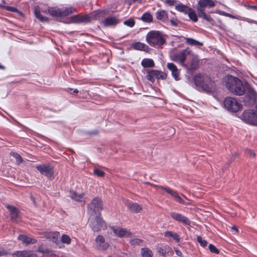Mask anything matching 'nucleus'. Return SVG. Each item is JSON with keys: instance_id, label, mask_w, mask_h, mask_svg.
Listing matches in <instances>:
<instances>
[{"instance_id": "1", "label": "nucleus", "mask_w": 257, "mask_h": 257, "mask_svg": "<svg viewBox=\"0 0 257 257\" xmlns=\"http://www.w3.org/2000/svg\"><path fill=\"white\" fill-rule=\"evenodd\" d=\"M226 87L233 94L242 95L248 85L244 86L242 81L237 77L232 75H227L224 78Z\"/></svg>"}, {"instance_id": "2", "label": "nucleus", "mask_w": 257, "mask_h": 257, "mask_svg": "<svg viewBox=\"0 0 257 257\" xmlns=\"http://www.w3.org/2000/svg\"><path fill=\"white\" fill-rule=\"evenodd\" d=\"M194 83L199 91L211 92L213 89V82L210 77L205 74H199L194 77Z\"/></svg>"}, {"instance_id": "3", "label": "nucleus", "mask_w": 257, "mask_h": 257, "mask_svg": "<svg viewBox=\"0 0 257 257\" xmlns=\"http://www.w3.org/2000/svg\"><path fill=\"white\" fill-rule=\"evenodd\" d=\"M214 6L215 4L212 0H199L196 6L198 17L208 22H212V18L205 13V9L207 7L212 8L214 7Z\"/></svg>"}, {"instance_id": "4", "label": "nucleus", "mask_w": 257, "mask_h": 257, "mask_svg": "<svg viewBox=\"0 0 257 257\" xmlns=\"http://www.w3.org/2000/svg\"><path fill=\"white\" fill-rule=\"evenodd\" d=\"M146 40L150 46L154 47L162 46L166 42V40L162 34L157 31L149 32L146 36Z\"/></svg>"}, {"instance_id": "5", "label": "nucleus", "mask_w": 257, "mask_h": 257, "mask_svg": "<svg viewBox=\"0 0 257 257\" xmlns=\"http://www.w3.org/2000/svg\"><path fill=\"white\" fill-rule=\"evenodd\" d=\"M243 95H244L242 97V100L245 105L251 106L255 104L257 93L250 86L246 87Z\"/></svg>"}, {"instance_id": "6", "label": "nucleus", "mask_w": 257, "mask_h": 257, "mask_svg": "<svg viewBox=\"0 0 257 257\" xmlns=\"http://www.w3.org/2000/svg\"><path fill=\"white\" fill-rule=\"evenodd\" d=\"M89 226L94 232H98L101 229H105L107 227L106 224L103 220L100 213H98L94 218L90 220Z\"/></svg>"}, {"instance_id": "7", "label": "nucleus", "mask_w": 257, "mask_h": 257, "mask_svg": "<svg viewBox=\"0 0 257 257\" xmlns=\"http://www.w3.org/2000/svg\"><path fill=\"white\" fill-rule=\"evenodd\" d=\"M223 104L225 108L231 112H237L241 107V104L235 98L231 97L225 98Z\"/></svg>"}, {"instance_id": "8", "label": "nucleus", "mask_w": 257, "mask_h": 257, "mask_svg": "<svg viewBox=\"0 0 257 257\" xmlns=\"http://www.w3.org/2000/svg\"><path fill=\"white\" fill-rule=\"evenodd\" d=\"M36 168L40 173L50 180L54 178V171L53 166L49 164H41L36 166Z\"/></svg>"}, {"instance_id": "9", "label": "nucleus", "mask_w": 257, "mask_h": 257, "mask_svg": "<svg viewBox=\"0 0 257 257\" xmlns=\"http://www.w3.org/2000/svg\"><path fill=\"white\" fill-rule=\"evenodd\" d=\"M88 211L90 213H96L100 212L102 210L103 204L101 199L98 197L94 198L91 202L88 205Z\"/></svg>"}, {"instance_id": "10", "label": "nucleus", "mask_w": 257, "mask_h": 257, "mask_svg": "<svg viewBox=\"0 0 257 257\" xmlns=\"http://www.w3.org/2000/svg\"><path fill=\"white\" fill-rule=\"evenodd\" d=\"M242 117L246 123L257 125V111L253 109L246 110L243 112Z\"/></svg>"}, {"instance_id": "11", "label": "nucleus", "mask_w": 257, "mask_h": 257, "mask_svg": "<svg viewBox=\"0 0 257 257\" xmlns=\"http://www.w3.org/2000/svg\"><path fill=\"white\" fill-rule=\"evenodd\" d=\"M162 190L165 191L167 193L170 194L175 199V201L183 204H186L185 199L188 200L187 198L182 194L180 196L178 193L169 187H160Z\"/></svg>"}, {"instance_id": "12", "label": "nucleus", "mask_w": 257, "mask_h": 257, "mask_svg": "<svg viewBox=\"0 0 257 257\" xmlns=\"http://www.w3.org/2000/svg\"><path fill=\"white\" fill-rule=\"evenodd\" d=\"M189 52L187 50H183L180 52L174 53L171 56L172 60L179 62L183 66L185 64L187 54Z\"/></svg>"}, {"instance_id": "13", "label": "nucleus", "mask_w": 257, "mask_h": 257, "mask_svg": "<svg viewBox=\"0 0 257 257\" xmlns=\"http://www.w3.org/2000/svg\"><path fill=\"white\" fill-rule=\"evenodd\" d=\"M170 214L171 217L175 220L182 223L185 225L190 226L191 222L189 219L181 213L176 212H171Z\"/></svg>"}, {"instance_id": "14", "label": "nucleus", "mask_w": 257, "mask_h": 257, "mask_svg": "<svg viewBox=\"0 0 257 257\" xmlns=\"http://www.w3.org/2000/svg\"><path fill=\"white\" fill-rule=\"evenodd\" d=\"M95 240L96 243V248L98 250H105L109 246V243L105 241V239L102 235H98Z\"/></svg>"}, {"instance_id": "15", "label": "nucleus", "mask_w": 257, "mask_h": 257, "mask_svg": "<svg viewBox=\"0 0 257 257\" xmlns=\"http://www.w3.org/2000/svg\"><path fill=\"white\" fill-rule=\"evenodd\" d=\"M124 204L127 209L134 213H138L142 209V207L139 204L128 200H125Z\"/></svg>"}, {"instance_id": "16", "label": "nucleus", "mask_w": 257, "mask_h": 257, "mask_svg": "<svg viewBox=\"0 0 257 257\" xmlns=\"http://www.w3.org/2000/svg\"><path fill=\"white\" fill-rule=\"evenodd\" d=\"M118 23V19L116 16H112L106 18L102 22V24L105 27H114Z\"/></svg>"}, {"instance_id": "17", "label": "nucleus", "mask_w": 257, "mask_h": 257, "mask_svg": "<svg viewBox=\"0 0 257 257\" xmlns=\"http://www.w3.org/2000/svg\"><path fill=\"white\" fill-rule=\"evenodd\" d=\"M111 229L113 233L120 237H129L131 236L132 233L126 229L120 228L119 227H111Z\"/></svg>"}, {"instance_id": "18", "label": "nucleus", "mask_w": 257, "mask_h": 257, "mask_svg": "<svg viewBox=\"0 0 257 257\" xmlns=\"http://www.w3.org/2000/svg\"><path fill=\"white\" fill-rule=\"evenodd\" d=\"M6 207L10 211L12 220L14 222H18V219L19 218V210L16 207L11 205H7Z\"/></svg>"}, {"instance_id": "19", "label": "nucleus", "mask_w": 257, "mask_h": 257, "mask_svg": "<svg viewBox=\"0 0 257 257\" xmlns=\"http://www.w3.org/2000/svg\"><path fill=\"white\" fill-rule=\"evenodd\" d=\"M72 22L78 23H86L90 20V17L88 15H81L80 14L74 15L71 18Z\"/></svg>"}, {"instance_id": "20", "label": "nucleus", "mask_w": 257, "mask_h": 257, "mask_svg": "<svg viewBox=\"0 0 257 257\" xmlns=\"http://www.w3.org/2000/svg\"><path fill=\"white\" fill-rule=\"evenodd\" d=\"M167 68L171 71L173 77L176 80H179V71L177 66L173 63H168L167 65Z\"/></svg>"}, {"instance_id": "21", "label": "nucleus", "mask_w": 257, "mask_h": 257, "mask_svg": "<svg viewBox=\"0 0 257 257\" xmlns=\"http://www.w3.org/2000/svg\"><path fill=\"white\" fill-rule=\"evenodd\" d=\"M13 257H38L32 251H17L13 253Z\"/></svg>"}, {"instance_id": "22", "label": "nucleus", "mask_w": 257, "mask_h": 257, "mask_svg": "<svg viewBox=\"0 0 257 257\" xmlns=\"http://www.w3.org/2000/svg\"><path fill=\"white\" fill-rule=\"evenodd\" d=\"M155 16L158 20L164 23L168 21L167 12L163 10H159L155 13Z\"/></svg>"}, {"instance_id": "23", "label": "nucleus", "mask_w": 257, "mask_h": 257, "mask_svg": "<svg viewBox=\"0 0 257 257\" xmlns=\"http://www.w3.org/2000/svg\"><path fill=\"white\" fill-rule=\"evenodd\" d=\"M49 14L53 17L62 18L61 8L51 7L48 8Z\"/></svg>"}, {"instance_id": "24", "label": "nucleus", "mask_w": 257, "mask_h": 257, "mask_svg": "<svg viewBox=\"0 0 257 257\" xmlns=\"http://www.w3.org/2000/svg\"><path fill=\"white\" fill-rule=\"evenodd\" d=\"M199 61L196 58H193L189 64H184L183 67L189 71H193L197 69Z\"/></svg>"}, {"instance_id": "25", "label": "nucleus", "mask_w": 257, "mask_h": 257, "mask_svg": "<svg viewBox=\"0 0 257 257\" xmlns=\"http://www.w3.org/2000/svg\"><path fill=\"white\" fill-rule=\"evenodd\" d=\"M18 240L21 241L23 243L26 244H35L37 242V240L33 238H31L24 234H20L18 237Z\"/></svg>"}, {"instance_id": "26", "label": "nucleus", "mask_w": 257, "mask_h": 257, "mask_svg": "<svg viewBox=\"0 0 257 257\" xmlns=\"http://www.w3.org/2000/svg\"><path fill=\"white\" fill-rule=\"evenodd\" d=\"M159 71L157 70H152L148 72L146 75L147 79L152 82H154L155 79H158Z\"/></svg>"}, {"instance_id": "27", "label": "nucleus", "mask_w": 257, "mask_h": 257, "mask_svg": "<svg viewBox=\"0 0 257 257\" xmlns=\"http://www.w3.org/2000/svg\"><path fill=\"white\" fill-rule=\"evenodd\" d=\"M34 14L35 17L42 22H49V19L45 16H43L40 13V10L39 7H36L34 9Z\"/></svg>"}, {"instance_id": "28", "label": "nucleus", "mask_w": 257, "mask_h": 257, "mask_svg": "<svg viewBox=\"0 0 257 257\" xmlns=\"http://www.w3.org/2000/svg\"><path fill=\"white\" fill-rule=\"evenodd\" d=\"M62 17H65L68 15L72 14L76 12V10L73 7H62Z\"/></svg>"}, {"instance_id": "29", "label": "nucleus", "mask_w": 257, "mask_h": 257, "mask_svg": "<svg viewBox=\"0 0 257 257\" xmlns=\"http://www.w3.org/2000/svg\"><path fill=\"white\" fill-rule=\"evenodd\" d=\"M133 49L137 50L145 51L148 49V46L141 42H135L132 44Z\"/></svg>"}, {"instance_id": "30", "label": "nucleus", "mask_w": 257, "mask_h": 257, "mask_svg": "<svg viewBox=\"0 0 257 257\" xmlns=\"http://www.w3.org/2000/svg\"><path fill=\"white\" fill-rule=\"evenodd\" d=\"M175 9L179 12H182L185 14H187L191 8H189L186 5L180 3V2H178V4L175 7Z\"/></svg>"}, {"instance_id": "31", "label": "nucleus", "mask_w": 257, "mask_h": 257, "mask_svg": "<svg viewBox=\"0 0 257 257\" xmlns=\"http://www.w3.org/2000/svg\"><path fill=\"white\" fill-rule=\"evenodd\" d=\"M164 235L165 237H172L177 242H179L180 241V236L177 233L171 231H167L165 232Z\"/></svg>"}, {"instance_id": "32", "label": "nucleus", "mask_w": 257, "mask_h": 257, "mask_svg": "<svg viewBox=\"0 0 257 257\" xmlns=\"http://www.w3.org/2000/svg\"><path fill=\"white\" fill-rule=\"evenodd\" d=\"M142 65L144 68L153 67L155 66L154 61L151 59H144L141 62Z\"/></svg>"}, {"instance_id": "33", "label": "nucleus", "mask_w": 257, "mask_h": 257, "mask_svg": "<svg viewBox=\"0 0 257 257\" xmlns=\"http://www.w3.org/2000/svg\"><path fill=\"white\" fill-rule=\"evenodd\" d=\"M185 43L191 46H201L203 45L201 42L190 38H185Z\"/></svg>"}, {"instance_id": "34", "label": "nucleus", "mask_w": 257, "mask_h": 257, "mask_svg": "<svg viewBox=\"0 0 257 257\" xmlns=\"http://www.w3.org/2000/svg\"><path fill=\"white\" fill-rule=\"evenodd\" d=\"M141 253L142 257H152L153 255L152 251L148 247L142 248Z\"/></svg>"}, {"instance_id": "35", "label": "nucleus", "mask_w": 257, "mask_h": 257, "mask_svg": "<svg viewBox=\"0 0 257 257\" xmlns=\"http://www.w3.org/2000/svg\"><path fill=\"white\" fill-rule=\"evenodd\" d=\"M69 196L75 201H81L83 197V195L82 194H77L74 191H70Z\"/></svg>"}, {"instance_id": "36", "label": "nucleus", "mask_w": 257, "mask_h": 257, "mask_svg": "<svg viewBox=\"0 0 257 257\" xmlns=\"http://www.w3.org/2000/svg\"><path fill=\"white\" fill-rule=\"evenodd\" d=\"M141 20L146 23H151L153 22V18L150 13L146 12L142 16Z\"/></svg>"}, {"instance_id": "37", "label": "nucleus", "mask_w": 257, "mask_h": 257, "mask_svg": "<svg viewBox=\"0 0 257 257\" xmlns=\"http://www.w3.org/2000/svg\"><path fill=\"white\" fill-rule=\"evenodd\" d=\"M188 15L189 18L194 22H196L198 21L197 16L195 12L192 9H190L188 13L187 14Z\"/></svg>"}, {"instance_id": "38", "label": "nucleus", "mask_w": 257, "mask_h": 257, "mask_svg": "<svg viewBox=\"0 0 257 257\" xmlns=\"http://www.w3.org/2000/svg\"><path fill=\"white\" fill-rule=\"evenodd\" d=\"M169 248L168 245L165 246L164 247H159L158 248V252L163 256H165L167 250Z\"/></svg>"}, {"instance_id": "39", "label": "nucleus", "mask_w": 257, "mask_h": 257, "mask_svg": "<svg viewBox=\"0 0 257 257\" xmlns=\"http://www.w3.org/2000/svg\"><path fill=\"white\" fill-rule=\"evenodd\" d=\"M143 241V240L137 238H132L130 241V243L132 245H140Z\"/></svg>"}, {"instance_id": "40", "label": "nucleus", "mask_w": 257, "mask_h": 257, "mask_svg": "<svg viewBox=\"0 0 257 257\" xmlns=\"http://www.w3.org/2000/svg\"><path fill=\"white\" fill-rule=\"evenodd\" d=\"M197 241L200 245L203 247H206L207 245V241L206 240L203 239L202 237L200 236H198L197 237Z\"/></svg>"}, {"instance_id": "41", "label": "nucleus", "mask_w": 257, "mask_h": 257, "mask_svg": "<svg viewBox=\"0 0 257 257\" xmlns=\"http://www.w3.org/2000/svg\"><path fill=\"white\" fill-rule=\"evenodd\" d=\"M135 24V21L132 19H129L123 22V24L129 27L132 28L134 26Z\"/></svg>"}, {"instance_id": "42", "label": "nucleus", "mask_w": 257, "mask_h": 257, "mask_svg": "<svg viewBox=\"0 0 257 257\" xmlns=\"http://www.w3.org/2000/svg\"><path fill=\"white\" fill-rule=\"evenodd\" d=\"M61 241L63 243L69 244L71 242V239L68 235L66 234H63L61 237Z\"/></svg>"}, {"instance_id": "43", "label": "nucleus", "mask_w": 257, "mask_h": 257, "mask_svg": "<svg viewBox=\"0 0 257 257\" xmlns=\"http://www.w3.org/2000/svg\"><path fill=\"white\" fill-rule=\"evenodd\" d=\"M93 173L94 175L100 177L104 176L105 174V173L103 171L98 169H95L93 170Z\"/></svg>"}, {"instance_id": "44", "label": "nucleus", "mask_w": 257, "mask_h": 257, "mask_svg": "<svg viewBox=\"0 0 257 257\" xmlns=\"http://www.w3.org/2000/svg\"><path fill=\"white\" fill-rule=\"evenodd\" d=\"M208 248L210 251L212 253L217 254L219 253V250L214 245L212 244H209Z\"/></svg>"}, {"instance_id": "45", "label": "nucleus", "mask_w": 257, "mask_h": 257, "mask_svg": "<svg viewBox=\"0 0 257 257\" xmlns=\"http://www.w3.org/2000/svg\"><path fill=\"white\" fill-rule=\"evenodd\" d=\"M12 156H13L14 157H15L18 163H21L23 162V159H22V157L18 153H12Z\"/></svg>"}, {"instance_id": "46", "label": "nucleus", "mask_w": 257, "mask_h": 257, "mask_svg": "<svg viewBox=\"0 0 257 257\" xmlns=\"http://www.w3.org/2000/svg\"><path fill=\"white\" fill-rule=\"evenodd\" d=\"M179 2L176 0H165V3L169 5V6H176Z\"/></svg>"}, {"instance_id": "47", "label": "nucleus", "mask_w": 257, "mask_h": 257, "mask_svg": "<svg viewBox=\"0 0 257 257\" xmlns=\"http://www.w3.org/2000/svg\"><path fill=\"white\" fill-rule=\"evenodd\" d=\"M38 251L42 253H47L49 252L48 249L44 248L43 246H40L38 248Z\"/></svg>"}, {"instance_id": "48", "label": "nucleus", "mask_w": 257, "mask_h": 257, "mask_svg": "<svg viewBox=\"0 0 257 257\" xmlns=\"http://www.w3.org/2000/svg\"><path fill=\"white\" fill-rule=\"evenodd\" d=\"M166 77H167V75L166 73L159 71V74L158 75V79H164Z\"/></svg>"}, {"instance_id": "49", "label": "nucleus", "mask_w": 257, "mask_h": 257, "mask_svg": "<svg viewBox=\"0 0 257 257\" xmlns=\"http://www.w3.org/2000/svg\"><path fill=\"white\" fill-rule=\"evenodd\" d=\"M171 24L172 26L174 27H177L178 26V23L176 20H175L174 18H172L170 20Z\"/></svg>"}, {"instance_id": "50", "label": "nucleus", "mask_w": 257, "mask_h": 257, "mask_svg": "<svg viewBox=\"0 0 257 257\" xmlns=\"http://www.w3.org/2000/svg\"><path fill=\"white\" fill-rule=\"evenodd\" d=\"M244 7L248 9H252V10L257 11V6H256L244 4Z\"/></svg>"}, {"instance_id": "51", "label": "nucleus", "mask_w": 257, "mask_h": 257, "mask_svg": "<svg viewBox=\"0 0 257 257\" xmlns=\"http://www.w3.org/2000/svg\"><path fill=\"white\" fill-rule=\"evenodd\" d=\"M8 254V251L3 248H0V256L6 255Z\"/></svg>"}, {"instance_id": "52", "label": "nucleus", "mask_w": 257, "mask_h": 257, "mask_svg": "<svg viewBox=\"0 0 257 257\" xmlns=\"http://www.w3.org/2000/svg\"><path fill=\"white\" fill-rule=\"evenodd\" d=\"M174 250H175L176 253L178 256H179L180 257H183V254H182V252L179 249H178L177 248H175Z\"/></svg>"}, {"instance_id": "53", "label": "nucleus", "mask_w": 257, "mask_h": 257, "mask_svg": "<svg viewBox=\"0 0 257 257\" xmlns=\"http://www.w3.org/2000/svg\"><path fill=\"white\" fill-rule=\"evenodd\" d=\"M59 232L56 231V232H53L52 234V237L55 239L56 238H57L59 235Z\"/></svg>"}, {"instance_id": "54", "label": "nucleus", "mask_w": 257, "mask_h": 257, "mask_svg": "<svg viewBox=\"0 0 257 257\" xmlns=\"http://www.w3.org/2000/svg\"><path fill=\"white\" fill-rule=\"evenodd\" d=\"M105 13H106V12L105 11H103V10L99 11H98L96 15H98V17H99V16H100L101 15H104L105 14Z\"/></svg>"}, {"instance_id": "55", "label": "nucleus", "mask_w": 257, "mask_h": 257, "mask_svg": "<svg viewBox=\"0 0 257 257\" xmlns=\"http://www.w3.org/2000/svg\"><path fill=\"white\" fill-rule=\"evenodd\" d=\"M231 230L233 231H234L235 233L238 232V229L237 228V227L235 226H232L231 227Z\"/></svg>"}, {"instance_id": "56", "label": "nucleus", "mask_w": 257, "mask_h": 257, "mask_svg": "<svg viewBox=\"0 0 257 257\" xmlns=\"http://www.w3.org/2000/svg\"><path fill=\"white\" fill-rule=\"evenodd\" d=\"M68 89L70 90H73V92L75 93H78L79 92V91L77 89H73L71 88H69Z\"/></svg>"}, {"instance_id": "57", "label": "nucleus", "mask_w": 257, "mask_h": 257, "mask_svg": "<svg viewBox=\"0 0 257 257\" xmlns=\"http://www.w3.org/2000/svg\"><path fill=\"white\" fill-rule=\"evenodd\" d=\"M248 152L250 153V155L253 157H255V154L253 152H252L250 150H248Z\"/></svg>"}, {"instance_id": "58", "label": "nucleus", "mask_w": 257, "mask_h": 257, "mask_svg": "<svg viewBox=\"0 0 257 257\" xmlns=\"http://www.w3.org/2000/svg\"><path fill=\"white\" fill-rule=\"evenodd\" d=\"M9 10H10L11 11H13V12H15L16 10V9L15 8H13V7H9V8L8 9Z\"/></svg>"}, {"instance_id": "59", "label": "nucleus", "mask_w": 257, "mask_h": 257, "mask_svg": "<svg viewBox=\"0 0 257 257\" xmlns=\"http://www.w3.org/2000/svg\"><path fill=\"white\" fill-rule=\"evenodd\" d=\"M152 186H153V187H155L156 188H159L162 189L160 187H163V186H159V185H155V184H152Z\"/></svg>"}, {"instance_id": "60", "label": "nucleus", "mask_w": 257, "mask_h": 257, "mask_svg": "<svg viewBox=\"0 0 257 257\" xmlns=\"http://www.w3.org/2000/svg\"><path fill=\"white\" fill-rule=\"evenodd\" d=\"M225 15L226 16H228V17H229L230 18H234V17L233 16H232V15L229 14L225 13Z\"/></svg>"}, {"instance_id": "61", "label": "nucleus", "mask_w": 257, "mask_h": 257, "mask_svg": "<svg viewBox=\"0 0 257 257\" xmlns=\"http://www.w3.org/2000/svg\"><path fill=\"white\" fill-rule=\"evenodd\" d=\"M5 69V67L4 66L0 64V69L4 70Z\"/></svg>"}]
</instances>
